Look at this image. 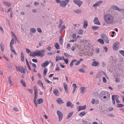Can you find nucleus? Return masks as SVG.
<instances>
[{
    "label": "nucleus",
    "mask_w": 124,
    "mask_h": 124,
    "mask_svg": "<svg viewBox=\"0 0 124 124\" xmlns=\"http://www.w3.org/2000/svg\"><path fill=\"white\" fill-rule=\"evenodd\" d=\"M30 31L33 33H35L36 31V30L34 28H32L30 29Z\"/></svg>",
    "instance_id": "40"
},
{
    "label": "nucleus",
    "mask_w": 124,
    "mask_h": 124,
    "mask_svg": "<svg viewBox=\"0 0 124 124\" xmlns=\"http://www.w3.org/2000/svg\"><path fill=\"white\" fill-rule=\"evenodd\" d=\"M95 99H92L91 101V103L92 104H94L95 103Z\"/></svg>",
    "instance_id": "54"
},
{
    "label": "nucleus",
    "mask_w": 124,
    "mask_h": 124,
    "mask_svg": "<svg viewBox=\"0 0 124 124\" xmlns=\"http://www.w3.org/2000/svg\"><path fill=\"white\" fill-rule=\"evenodd\" d=\"M72 38L73 39H75L76 37V35L75 33L73 34L72 35Z\"/></svg>",
    "instance_id": "52"
},
{
    "label": "nucleus",
    "mask_w": 124,
    "mask_h": 124,
    "mask_svg": "<svg viewBox=\"0 0 124 124\" xmlns=\"http://www.w3.org/2000/svg\"><path fill=\"white\" fill-rule=\"evenodd\" d=\"M119 97V96L117 95H112V102L114 105L115 104V100L116 101V100L118 99Z\"/></svg>",
    "instance_id": "8"
},
{
    "label": "nucleus",
    "mask_w": 124,
    "mask_h": 124,
    "mask_svg": "<svg viewBox=\"0 0 124 124\" xmlns=\"http://www.w3.org/2000/svg\"><path fill=\"white\" fill-rule=\"evenodd\" d=\"M63 86L66 92L67 93H68V89L67 85L66 83H64Z\"/></svg>",
    "instance_id": "20"
},
{
    "label": "nucleus",
    "mask_w": 124,
    "mask_h": 124,
    "mask_svg": "<svg viewBox=\"0 0 124 124\" xmlns=\"http://www.w3.org/2000/svg\"><path fill=\"white\" fill-rule=\"evenodd\" d=\"M21 59L22 62H23L24 61V55L23 52H21Z\"/></svg>",
    "instance_id": "25"
},
{
    "label": "nucleus",
    "mask_w": 124,
    "mask_h": 124,
    "mask_svg": "<svg viewBox=\"0 0 124 124\" xmlns=\"http://www.w3.org/2000/svg\"><path fill=\"white\" fill-rule=\"evenodd\" d=\"M62 57V58H63V60H64V61L65 63L66 64H67L69 60L67 59L64 58V56H63Z\"/></svg>",
    "instance_id": "37"
},
{
    "label": "nucleus",
    "mask_w": 124,
    "mask_h": 124,
    "mask_svg": "<svg viewBox=\"0 0 124 124\" xmlns=\"http://www.w3.org/2000/svg\"><path fill=\"white\" fill-rule=\"evenodd\" d=\"M92 65L93 67H97L99 65L98 62L95 61L93 62H92Z\"/></svg>",
    "instance_id": "23"
},
{
    "label": "nucleus",
    "mask_w": 124,
    "mask_h": 124,
    "mask_svg": "<svg viewBox=\"0 0 124 124\" xmlns=\"http://www.w3.org/2000/svg\"><path fill=\"white\" fill-rule=\"evenodd\" d=\"M16 69L19 71L21 73L25 74V71L24 69L22 66H15Z\"/></svg>",
    "instance_id": "6"
},
{
    "label": "nucleus",
    "mask_w": 124,
    "mask_h": 124,
    "mask_svg": "<svg viewBox=\"0 0 124 124\" xmlns=\"http://www.w3.org/2000/svg\"><path fill=\"white\" fill-rule=\"evenodd\" d=\"M44 100L43 99L39 98L38 99L37 101V106L38 104H40L43 102Z\"/></svg>",
    "instance_id": "15"
},
{
    "label": "nucleus",
    "mask_w": 124,
    "mask_h": 124,
    "mask_svg": "<svg viewBox=\"0 0 124 124\" xmlns=\"http://www.w3.org/2000/svg\"><path fill=\"white\" fill-rule=\"evenodd\" d=\"M77 61V60L76 59H73V60L71 62H70V67H72L73 65V63L74 62H76Z\"/></svg>",
    "instance_id": "27"
},
{
    "label": "nucleus",
    "mask_w": 124,
    "mask_h": 124,
    "mask_svg": "<svg viewBox=\"0 0 124 124\" xmlns=\"http://www.w3.org/2000/svg\"><path fill=\"white\" fill-rule=\"evenodd\" d=\"M57 113L59 117V121H60L62 119L63 114L60 110H57Z\"/></svg>",
    "instance_id": "9"
},
{
    "label": "nucleus",
    "mask_w": 124,
    "mask_h": 124,
    "mask_svg": "<svg viewBox=\"0 0 124 124\" xmlns=\"http://www.w3.org/2000/svg\"><path fill=\"white\" fill-rule=\"evenodd\" d=\"M56 101L59 104L64 103V102H63L62 100L60 98H58L56 100Z\"/></svg>",
    "instance_id": "19"
},
{
    "label": "nucleus",
    "mask_w": 124,
    "mask_h": 124,
    "mask_svg": "<svg viewBox=\"0 0 124 124\" xmlns=\"http://www.w3.org/2000/svg\"><path fill=\"white\" fill-rule=\"evenodd\" d=\"M102 67L103 68L105 67L106 66V64L104 62H102Z\"/></svg>",
    "instance_id": "53"
},
{
    "label": "nucleus",
    "mask_w": 124,
    "mask_h": 124,
    "mask_svg": "<svg viewBox=\"0 0 124 124\" xmlns=\"http://www.w3.org/2000/svg\"><path fill=\"white\" fill-rule=\"evenodd\" d=\"M21 83L22 84V85L24 87H26V83H25L23 81V79H21Z\"/></svg>",
    "instance_id": "36"
},
{
    "label": "nucleus",
    "mask_w": 124,
    "mask_h": 124,
    "mask_svg": "<svg viewBox=\"0 0 124 124\" xmlns=\"http://www.w3.org/2000/svg\"><path fill=\"white\" fill-rule=\"evenodd\" d=\"M49 64V62L46 61L44 63H42L41 65V66L43 68L47 66Z\"/></svg>",
    "instance_id": "16"
},
{
    "label": "nucleus",
    "mask_w": 124,
    "mask_h": 124,
    "mask_svg": "<svg viewBox=\"0 0 124 124\" xmlns=\"http://www.w3.org/2000/svg\"><path fill=\"white\" fill-rule=\"evenodd\" d=\"M55 59L56 61L57 62L60 60H63V58H62L61 57H60L59 56H56V57Z\"/></svg>",
    "instance_id": "26"
},
{
    "label": "nucleus",
    "mask_w": 124,
    "mask_h": 124,
    "mask_svg": "<svg viewBox=\"0 0 124 124\" xmlns=\"http://www.w3.org/2000/svg\"><path fill=\"white\" fill-rule=\"evenodd\" d=\"M80 90H81V93L83 94L85 91V87H81L80 88Z\"/></svg>",
    "instance_id": "22"
},
{
    "label": "nucleus",
    "mask_w": 124,
    "mask_h": 124,
    "mask_svg": "<svg viewBox=\"0 0 124 124\" xmlns=\"http://www.w3.org/2000/svg\"><path fill=\"white\" fill-rule=\"evenodd\" d=\"M93 22L94 23L96 24L100 25L101 23L99 21L98 18L97 17H95L94 18Z\"/></svg>",
    "instance_id": "12"
},
{
    "label": "nucleus",
    "mask_w": 124,
    "mask_h": 124,
    "mask_svg": "<svg viewBox=\"0 0 124 124\" xmlns=\"http://www.w3.org/2000/svg\"><path fill=\"white\" fill-rule=\"evenodd\" d=\"M54 46L57 49H59V46L57 43H55Z\"/></svg>",
    "instance_id": "35"
},
{
    "label": "nucleus",
    "mask_w": 124,
    "mask_h": 124,
    "mask_svg": "<svg viewBox=\"0 0 124 124\" xmlns=\"http://www.w3.org/2000/svg\"><path fill=\"white\" fill-rule=\"evenodd\" d=\"M74 106V104H72L71 102L69 101L67 102L66 104V106L67 107H70L71 108H72Z\"/></svg>",
    "instance_id": "14"
},
{
    "label": "nucleus",
    "mask_w": 124,
    "mask_h": 124,
    "mask_svg": "<svg viewBox=\"0 0 124 124\" xmlns=\"http://www.w3.org/2000/svg\"><path fill=\"white\" fill-rule=\"evenodd\" d=\"M73 114V112H72L71 113H69L68 116L66 117V119H68L70 118L72 116Z\"/></svg>",
    "instance_id": "30"
},
{
    "label": "nucleus",
    "mask_w": 124,
    "mask_h": 124,
    "mask_svg": "<svg viewBox=\"0 0 124 124\" xmlns=\"http://www.w3.org/2000/svg\"><path fill=\"white\" fill-rule=\"evenodd\" d=\"M27 90L29 91L31 93H33L32 90L31 89H28Z\"/></svg>",
    "instance_id": "63"
},
{
    "label": "nucleus",
    "mask_w": 124,
    "mask_h": 124,
    "mask_svg": "<svg viewBox=\"0 0 124 124\" xmlns=\"http://www.w3.org/2000/svg\"><path fill=\"white\" fill-rule=\"evenodd\" d=\"M103 48L105 50V52H106L108 50V48L106 46H103Z\"/></svg>",
    "instance_id": "61"
},
{
    "label": "nucleus",
    "mask_w": 124,
    "mask_h": 124,
    "mask_svg": "<svg viewBox=\"0 0 124 124\" xmlns=\"http://www.w3.org/2000/svg\"><path fill=\"white\" fill-rule=\"evenodd\" d=\"M38 84L39 85H41L43 84L41 80H39L38 81Z\"/></svg>",
    "instance_id": "51"
},
{
    "label": "nucleus",
    "mask_w": 124,
    "mask_h": 124,
    "mask_svg": "<svg viewBox=\"0 0 124 124\" xmlns=\"http://www.w3.org/2000/svg\"><path fill=\"white\" fill-rule=\"evenodd\" d=\"M101 37L104 40L105 42L107 44L109 43L108 38L107 35L104 34H102L101 35Z\"/></svg>",
    "instance_id": "7"
},
{
    "label": "nucleus",
    "mask_w": 124,
    "mask_h": 124,
    "mask_svg": "<svg viewBox=\"0 0 124 124\" xmlns=\"http://www.w3.org/2000/svg\"><path fill=\"white\" fill-rule=\"evenodd\" d=\"M33 89L35 91V93H37L38 90L36 86H34L33 87Z\"/></svg>",
    "instance_id": "45"
},
{
    "label": "nucleus",
    "mask_w": 124,
    "mask_h": 124,
    "mask_svg": "<svg viewBox=\"0 0 124 124\" xmlns=\"http://www.w3.org/2000/svg\"><path fill=\"white\" fill-rule=\"evenodd\" d=\"M104 19L107 24H111L114 22V17L113 15L110 14H106L104 16Z\"/></svg>",
    "instance_id": "1"
},
{
    "label": "nucleus",
    "mask_w": 124,
    "mask_h": 124,
    "mask_svg": "<svg viewBox=\"0 0 124 124\" xmlns=\"http://www.w3.org/2000/svg\"><path fill=\"white\" fill-rule=\"evenodd\" d=\"M78 71L80 72H81L83 73H84L85 72V71L84 69L83 68H81L80 69H79L78 70Z\"/></svg>",
    "instance_id": "41"
},
{
    "label": "nucleus",
    "mask_w": 124,
    "mask_h": 124,
    "mask_svg": "<svg viewBox=\"0 0 124 124\" xmlns=\"http://www.w3.org/2000/svg\"><path fill=\"white\" fill-rule=\"evenodd\" d=\"M102 2V1H100L97 2L94 4L93 6L94 7H97V6L99 5L100 4H101Z\"/></svg>",
    "instance_id": "29"
},
{
    "label": "nucleus",
    "mask_w": 124,
    "mask_h": 124,
    "mask_svg": "<svg viewBox=\"0 0 124 124\" xmlns=\"http://www.w3.org/2000/svg\"><path fill=\"white\" fill-rule=\"evenodd\" d=\"M101 73L100 72H99L95 76L96 78H100L101 77Z\"/></svg>",
    "instance_id": "39"
},
{
    "label": "nucleus",
    "mask_w": 124,
    "mask_h": 124,
    "mask_svg": "<svg viewBox=\"0 0 124 124\" xmlns=\"http://www.w3.org/2000/svg\"><path fill=\"white\" fill-rule=\"evenodd\" d=\"M101 99L103 101H106L108 100L110 95L109 92L106 91H101L99 94Z\"/></svg>",
    "instance_id": "2"
},
{
    "label": "nucleus",
    "mask_w": 124,
    "mask_h": 124,
    "mask_svg": "<svg viewBox=\"0 0 124 124\" xmlns=\"http://www.w3.org/2000/svg\"><path fill=\"white\" fill-rule=\"evenodd\" d=\"M119 52L124 57V51L122 50H121L119 51Z\"/></svg>",
    "instance_id": "46"
},
{
    "label": "nucleus",
    "mask_w": 124,
    "mask_h": 124,
    "mask_svg": "<svg viewBox=\"0 0 124 124\" xmlns=\"http://www.w3.org/2000/svg\"><path fill=\"white\" fill-rule=\"evenodd\" d=\"M14 39L12 38L10 42V46H13V45L14 44Z\"/></svg>",
    "instance_id": "42"
},
{
    "label": "nucleus",
    "mask_w": 124,
    "mask_h": 124,
    "mask_svg": "<svg viewBox=\"0 0 124 124\" xmlns=\"http://www.w3.org/2000/svg\"><path fill=\"white\" fill-rule=\"evenodd\" d=\"M3 4L5 6H7L8 7L10 6L11 3L10 2H3Z\"/></svg>",
    "instance_id": "28"
},
{
    "label": "nucleus",
    "mask_w": 124,
    "mask_h": 124,
    "mask_svg": "<svg viewBox=\"0 0 124 124\" xmlns=\"http://www.w3.org/2000/svg\"><path fill=\"white\" fill-rule=\"evenodd\" d=\"M103 81L104 83H106L107 82L105 78L104 77L103 78Z\"/></svg>",
    "instance_id": "59"
},
{
    "label": "nucleus",
    "mask_w": 124,
    "mask_h": 124,
    "mask_svg": "<svg viewBox=\"0 0 124 124\" xmlns=\"http://www.w3.org/2000/svg\"><path fill=\"white\" fill-rule=\"evenodd\" d=\"M100 52V49L99 48H97V49H96V53L98 54Z\"/></svg>",
    "instance_id": "58"
},
{
    "label": "nucleus",
    "mask_w": 124,
    "mask_h": 124,
    "mask_svg": "<svg viewBox=\"0 0 124 124\" xmlns=\"http://www.w3.org/2000/svg\"><path fill=\"white\" fill-rule=\"evenodd\" d=\"M32 61L35 63H36L38 62L37 60L36 59H32Z\"/></svg>",
    "instance_id": "64"
},
{
    "label": "nucleus",
    "mask_w": 124,
    "mask_h": 124,
    "mask_svg": "<svg viewBox=\"0 0 124 124\" xmlns=\"http://www.w3.org/2000/svg\"><path fill=\"white\" fill-rule=\"evenodd\" d=\"M77 87V86H75V87H74L73 91L72 92V93H74L75 92V91Z\"/></svg>",
    "instance_id": "60"
},
{
    "label": "nucleus",
    "mask_w": 124,
    "mask_h": 124,
    "mask_svg": "<svg viewBox=\"0 0 124 124\" xmlns=\"http://www.w3.org/2000/svg\"><path fill=\"white\" fill-rule=\"evenodd\" d=\"M44 79L45 81L49 83V84L52 83V82L50 81H49L48 79H47L46 78H45Z\"/></svg>",
    "instance_id": "44"
},
{
    "label": "nucleus",
    "mask_w": 124,
    "mask_h": 124,
    "mask_svg": "<svg viewBox=\"0 0 124 124\" xmlns=\"http://www.w3.org/2000/svg\"><path fill=\"white\" fill-rule=\"evenodd\" d=\"M62 36V35L61 34L60 37L59 39V42L61 44H62L63 43V39Z\"/></svg>",
    "instance_id": "21"
},
{
    "label": "nucleus",
    "mask_w": 124,
    "mask_h": 124,
    "mask_svg": "<svg viewBox=\"0 0 124 124\" xmlns=\"http://www.w3.org/2000/svg\"><path fill=\"white\" fill-rule=\"evenodd\" d=\"M8 82L9 83V84L11 86H12L13 85V84L12 83V81L10 78H9V79H8Z\"/></svg>",
    "instance_id": "48"
},
{
    "label": "nucleus",
    "mask_w": 124,
    "mask_h": 124,
    "mask_svg": "<svg viewBox=\"0 0 124 124\" xmlns=\"http://www.w3.org/2000/svg\"><path fill=\"white\" fill-rule=\"evenodd\" d=\"M98 41L102 44H104V42L103 40L102 39H99L98 40Z\"/></svg>",
    "instance_id": "33"
},
{
    "label": "nucleus",
    "mask_w": 124,
    "mask_h": 124,
    "mask_svg": "<svg viewBox=\"0 0 124 124\" xmlns=\"http://www.w3.org/2000/svg\"><path fill=\"white\" fill-rule=\"evenodd\" d=\"M84 24L83 25V28L84 29H85L88 26V24L87 21H84Z\"/></svg>",
    "instance_id": "24"
},
{
    "label": "nucleus",
    "mask_w": 124,
    "mask_h": 124,
    "mask_svg": "<svg viewBox=\"0 0 124 124\" xmlns=\"http://www.w3.org/2000/svg\"><path fill=\"white\" fill-rule=\"evenodd\" d=\"M124 106V105L122 104H118L116 106V107L117 108L123 107Z\"/></svg>",
    "instance_id": "38"
},
{
    "label": "nucleus",
    "mask_w": 124,
    "mask_h": 124,
    "mask_svg": "<svg viewBox=\"0 0 124 124\" xmlns=\"http://www.w3.org/2000/svg\"><path fill=\"white\" fill-rule=\"evenodd\" d=\"M60 66L62 68H63L65 67V66L64 65H62V64L61 63H59Z\"/></svg>",
    "instance_id": "57"
},
{
    "label": "nucleus",
    "mask_w": 124,
    "mask_h": 124,
    "mask_svg": "<svg viewBox=\"0 0 124 124\" xmlns=\"http://www.w3.org/2000/svg\"><path fill=\"white\" fill-rule=\"evenodd\" d=\"M38 93H34V102L36 107H37V99L38 97Z\"/></svg>",
    "instance_id": "10"
},
{
    "label": "nucleus",
    "mask_w": 124,
    "mask_h": 124,
    "mask_svg": "<svg viewBox=\"0 0 124 124\" xmlns=\"http://www.w3.org/2000/svg\"><path fill=\"white\" fill-rule=\"evenodd\" d=\"M107 115L108 116L110 117H115L114 114H108Z\"/></svg>",
    "instance_id": "50"
},
{
    "label": "nucleus",
    "mask_w": 124,
    "mask_h": 124,
    "mask_svg": "<svg viewBox=\"0 0 124 124\" xmlns=\"http://www.w3.org/2000/svg\"><path fill=\"white\" fill-rule=\"evenodd\" d=\"M36 51L37 52H34L32 54H31V52L30 53V55L34 57L37 56L41 57H43L45 55V50L44 49H42L40 50H36Z\"/></svg>",
    "instance_id": "3"
},
{
    "label": "nucleus",
    "mask_w": 124,
    "mask_h": 124,
    "mask_svg": "<svg viewBox=\"0 0 124 124\" xmlns=\"http://www.w3.org/2000/svg\"><path fill=\"white\" fill-rule=\"evenodd\" d=\"M120 43L118 42H115L113 46V50L115 51L118 50L119 48Z\"/></svg>",
    "instance_id": "4"
},
{
    "label": "nucleus",
    "mask_w": 124,
    "mask_h": 124,
    "mask_svg": "<svg viewBox=\"0 0 124 124\" xmlns=\"http://www.w3.org/2000/svg\"><path fill=\"white\" fill-rule=\"evenodd\" d=\"M80 61H78L75 64V65H79L80 63Z\"/></svg>",
    "instance_id": "62"
},
{
    "label": "nucleus",
    "mask_w": 124,
    "mask_h": 124,
    "mask_svg": "<svg viewBox=\"0 0 124 124\" xmlns=\"http://www.w3.org/2000/svg\"><path fill=\"white\" fill-rule=\"evenodd\" d=\"M79 108L78 109V111H79L82 110H85L86 109V105H85L83 106H78Z\"/></svg>",
    "instance_id": "17"
},
{
    "label": "nucleus",
    "mask_w": 124,
    "mask_h": 124,
    "mask_svg": "<svg viewBox=\"0 0 124 124\" xmlns=\"http://www.w3.org/2000/svg\"><path fill=\"white\" fill-rule=\"evenodd\" d=\"M37 31L38 32H39L40 33H42V31L41 29L40 28H38L37 29Z\"/></svg>",
    "instance_id": "55"
},
{
    "label": "nucleus",
    "mask_w": 124,
    "mask_h": 124,
    "mask_svg": "<svg viewBox=\"0 0 124 124\" xmlns=\"http://www.w3.org/2000/svg\"><path fill=\"white\" fill-rule=\"evenodd\" d=\"M26 53L27 54L29 53L30 52H30H31V51H30V50L28 48L26 49Z\"/></svg>",
    "instance_id": "56"
},
{
    "label": "nucleus",
    "mask_w": 124,
    "mask_h": 124,
    "mask_svg": "<svg viewBox=\"0 0 124 124\" xmlns=\"http://www.w3.org/2000/svg\"><path fill=\"white\" fill-rule=\"evenodd\" d=\"M74 11L75 13L77 14H81L82 12L81 10L79 8L74 9Z\"/></svg>",
    "instance_id": "18"
},
{
    "label": "nucleus",
    "mask_w": 124,
    "mask_h": 124,
    "mask_svg": "<svg viewBox=\"0 0 124 124\" xmlns=\"http://www.w3.org/2000/svg\"><path fill=\"white\" fill-rule=\"evenodd\" d=\"M53 92L54 95L57 96H58L59 95V91L57 89H53Z\"/></svg>",
    "instance_id": "11"
},
{
    "label": "nucleus",
    "mask_w": 124,
    "mask_h": 124,
    "mask_svg": "<svg viewBox=\"0 0 124 124\" xmlns=\"http://www.w3.org/2000/svg\"><path fill=\"white\" fill-rule=\"evenodd\" d=\"M86 113V112L85 111L81 112L79 114V116L80 117H82Z\"/></svg>",
    "instance_id": "31"
},
{
    "label": "nucleus",
    "mask_w": 124,
    "mask_h": 124,
    "mask_svg": "<svg viewBox=\"0 0 124 124\" xmlns=\"http://www.w3.org/2000/svg\"><path fill=\"white\" fill-rule=\"evenodd\" d=\"M48 71V69L47 68H45L43 72V75L45 76L46 74Z\"/></svg>",
    "instance_id": "32"
},
{
    "label": "nucleus",
    "mask_w": 124,
    "mask_h": 124,
    "mask_svg": "<svg viewBox=\"0 0 124 124\" xmlns=\"http://www.w3.org/2000/svg\"><path fill=\"white\" fill-rule=\"evenodd\" d=\"M92 28L94 31H96L99 28V27L98 26H93Z\"/></svg>",
    "instance_id": "43"
},
{
    "label": "nucleus",
    "mask_w": 124,
    "mask_h": 124,
    "mask_svg": "<svg viewBox=\"0 0 124 124\" xmlns=\"http://www.w3.org/2000/svg\"><path fill=\"white\" fill-rule=\"evenodd\" d=\"M4 45L2 43L0 44V46L1 51L2 52H3L4 51Z\"/></svg>",
    "instance_id": "34"
},
{
    "label": "nucleus",
    "mask_w": 124,
    "mask_h": 124,
    "mask_svg": "<svg viewBox=\"0 0 124 124\" xmlns=\"http://www.w3.org/2000/svg\"><path fill=\"white\" fill-rule=\"evenodd\" d=\"M83 33V31L82 30H79L78 32V34L79 35H82Z\"/></svg>",
    "instance_id": "47"
},
{
    "label": "nucleus",
    "mask_w": 124,
    "mask_h": 124,
    "mask_svg": "<svg viewBox=\"0 0 124 124\" xmlns=\"http://www.w3.org/2000/svg\"><path fill=\"white\" fill-rule=\"evenodd\" d=\"M74 2L75 4L78 5L79 7L82 3V2L79 0H74Z\"/></svg>",
    "instance_id": "13"
},
{
    "label": "nucleus",
    "mask_w": 124,
    "mask_h": 124,
    "mask_svg": "<svg viewBox=\"0 0 124 124\" xmlns=\"http://www.w3.org/2000/svg\"><path fill=\"white\" fill-rule=\"evenodd\" d=\"M69 0H65V1H61L60 2V6L61 7H65L69 2Z\"/></svg>",
    "instance_id": "5"
},
{
    "label": "nucleus",
    "mask_w": 124,
    "mask_h": 124,
    "mask_svg": "<svg viewBox=\"0 0 124 124\" xmlns=\"http://www.w3.org/2000/svg\"><path fill=\"white\" fill-rule=\"evenodd\" d=\"M64 56L66 58H68L69 56L71 57V56L68 55L66 53H65L64 54Z\"/></svg>",
    "instance_id": "49"
}]
</instances>
